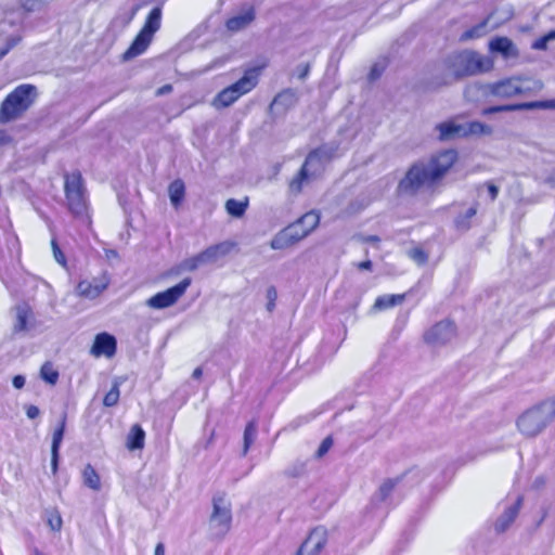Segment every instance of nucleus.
<instances>
[{
  "label": "nucleus",
  "instance_id": "nucleus-23",
  "mask_svg": "<svg viewBox=\"0 0 555 555\" xmlns=\"http://www.w3.org/2000/svg\"><path fill=\"white\" fill-rule=\"evenodd\" d=\"M160 25H162V8L155 7L147 14V16L144 21V24L140 30L144 31L145 34L150 35L151 37H154L156 31L160 28Z\"/></svg>",
  "mask_w": 555,
  "mask_h": 555
},
{
  "label": "nucleus",
  "instance_id": "nucleus-18",
  "mask_svg": "<svg viewBox=\"0 0 555 555\" xmlns=\"http://www.w3.org/2000/svg\"><path fill=\"white\" fill-rule=\"evenodd\" d=\"M489 49L492 52L502 54L504 57L518 56V50L508 37H494L489 43Z\"/></svg>",
  "mask_w": 555,
  "mask_h": 555
},
{
  "label": "nucleus",
  "instance_id": "nucleus-39",
  "mask_svg": "<svg viewBox=\"0 0 555 555\" xmlns=\"http://www.w3.org/2000/svg\"><path fill=\"white\" fill-rule=\"evenodd\" d=\"M333 438L332 436H327L325 437L322 442L320 443L317 452H315V457L318 459H321L323 457L328 451L330 449L333 447Z\"/></svg>",
  "mask_w": 555,
  "mask_h": 555
},
{
  "label": "nucleus",
  "instance_id": "nucleus-22",
  "mask_svg": "<svg viewBox=\"0 0 555 555\" xmlns=\"http://www.w3.org/2000/svg\"><path fill=\"white\" fill-rule=\"evenodd\" d=\"M522 505V496H518L516 502L506 508L503 517L495 524V530L498 532H504L516 519L520 507Z\"/></svg>",
  "mask_w": 555,
  "mask_h": 555
},
{
  "label": "nucleus",
  "instance_id": "nucleus-41",
  "mask_svg": "<svg viewBox=\"0 0 555 555\" xmlns=\"http://www.w3.org/2000/svg\"><path fill=\"white\" fill-rule=\"evenodd\" d=\"M410 257L420 264L428 260V254L421 247H415L410 251Z\"/></svg>",
  "mask_w": 555,
  "mask_h": 555
},
{
  "label": "nucleus",
  "instance_id": "nucleus-28",
  "mask_svg": "<svg viewBox=\"0 0 555 555\" xmlns=\"http://www.w3.org/2000/svg\"><path fill=\"white\" fill-rule=\"evenodd\" d=\"M171 204L178 208L185 195V185L181 179L173 180L168 188Z\"/></svg>",
  "mask_w": 555,
  "mask_h": 555
},
{
  "label": "nucleus",
  "instance_id": "nucleus-35",
  "mask_svg": "<svg viewBox=\"0 0 555 555\" xmlns=\"http://www.w3.org/2000/svg\"><path fill=\"white\" fill-rule=\"evenodd\" d=\"M47 524L53 531H61L63 526V520L60 512L56 508L48 511L47 514Z\"/></svg>",
  "mask_w": 555,
  "mask_h": 555
},
{
  "label": "nucleus",
  "instance_id": "nucleus-5",
  "mask_svg": "<svg viewBox=\"0 0 555 555\" xmlns=\"http://www.w3.org/2000/svg\"><path fill=\"white\" fill-rule=\"evenodd\" d=\"M539 89L541 85L528 77L511 76L485 85L482 94L486 98L508 100L515 96H530Z\"/></svg>",
  "mask_w": 555,
  "mask_h": 555
},
{
  "label": "nucleus",
  "instance_id": "nucleus-7",
  "mask_svg": "<svg viewBox=\"0 0 555 555\" xmlns=\"http://www.w3.org/2000/svg\"><path fill=\"white\" fill-rule=\"evenodd\" d=\"M448 67L452 70L453 78L457 80L491 70L493 62L476 51L464 50L449 60Z\"/></svg>",
  "mask_w": 555,
  "mask_h": 555
},
{
  "label": "nucleus",
  "instance_id": "nucleus-51",
  "mask_svg": "<svg viewBox=\"0 0 555 555\" xmlns=\"http://www.w3.org/2000/svg\"><path fill=\"white\" fill-rule=\"evenodd\" d=\"M546 403V408L548 406L547 412L552 414V420L555 417V397L548 401H544Z\"/></svg>",
  "mask_w": 555,
  "mask_h": 555
},
{
  "label": "nucleus",
  "instance_id": "nucleus-13",
  "mask_svg": "<svg viewBox=\"0 0 555 555\" xmlns=\"http://www.w3.org/2000/svg\"><path fill=\"white\" fill-rule=\"evenodd\" d=\"M117 352V340L115 336L106 332L95 335L90 353L95 358L105 357L112 359Z\"/></svg>",
  "mask_w": 555,
  "mask_h": 555
},
{
  "label": "nucleus",
  "instance_id": "nucleus-21",
  "mask_svg": "<svg viewBox=\"0 0 555 555\" xmlns=\"http://www.w3.org/2000/svg\"><path fill=\"white\" fill-rule=\"evenodd\" d=\"M255 20V10L253 7L248 8L243 14L229 17L225 21V27L231 33L240 31L246 28Z\"/></svg>",
  "mask_w": 555,
  "mask_h": 555
},
{
  "label": "nucleus",
  "instance_id": "nucleus-4",
  "mask_svg": "<svg viewBox=\"0 0 555 555\" xmlns=\"http://www.w3.org/2000/svg\"><path fill=\"white\" fill-rule=\"evenodd\" d=\"M38 98L36 86L22 83L9 92L0 103V124H9L22 118Z\"/></svg>",
  "mask_w": 555,
  "mask_h": 555
},
{
  "label": "nucleus",
  "instance_id": "nucleus-50",
  "mask_svg": "<svg viewBox=\"0 0 555 555\" xmlns=\"http://www.w3.org/2000/svg\"><path fill=\"white\" fill-rule=\"evenodd\" d=\"M488 192H489V195H490L491 201L496 199L498 194H499V189H498V186H495V185H494V184H492V183H489V184H488Z\"/></svg>",
  "mask_w": 555,
  "mask_h": 555
},
{
  "label": "nucleus",
  "instance_id": "nucleus-45",
  "mask_svg": "<svg viewBox=\"0 0 555 555\" xmlns=\"http://www.w3.org/2000/svg\"><path fill=\"white\" fill-rule=\"evenodd\" d=\"M59 452L60 450H51V468L52 473L56 474L59 467Z\"/></svg>",
  "mask_w": 555,
  "mask_h": 555
},
{
  "label": "nucleus",
  "instance_id": "nucleus-46",
  "mask_svg": "<svg viewBox=\"0 0 555 555\" xmlns=\"http://www.w3.org/2000/svg\"><path fill=\"white\" fill-rule=\"evenodd\" d=\"M39 414H40V411H39L38 406L33 405V404L26 406V415L28 418L34 420V418L38 417Z\"/></svg>",
  "mask_w": 555,
  "mask_h": 555
},
{
  "label": "nucleus",
  "instance_id": "nucleus-52",
  "mask_svg": "<svg viewBox=\"0 0 555 555\" xmlns=\"http://www.w3.org/2000/svg\"><path fill=\"white\" fill-rule=\"evenodd\" d=\"M171 91H172V86L167 83L157 89L156 95L159 96V95H163L166 93H170Z\"/></svg>",
  "mask_w": 555,
  "mask_h": 555
},
{
  "label": "nucleus",
  "instance_id": "nucleus-42",
  "mask_svg": "<svg viewBox=\"0 0 555 555\" xmlns=\"http://www.w3.org/2000/svg\"><path fill=\"white\" fill-rule=\"evenodd\" d=\"M396 487V480L387 479L379 487V495L382 500H386Z\"/></svg>",
  "mask_w": 555,
  "mask_h": 555
},
{
  "label": "nucleus",
  "instance_id": "nucleus-43",
  "mask_svg": "<svg viewBox=\"0 0 555 555\" xmlns=\"http://www.w3.org/2000/svg\"><path fill=\"white\" fill-rule=\"evenodd\" d=\"M267 299H268V302H267V309L268 311L272 312L275 308V301H276V298H278V293H276V289L274 286H270L268 289H267Z\"/></svg>",
  "mask_w": 555,
  "mask_h": 555
},
{
  "label": "nucleus",
  "instance_id": "nucleus-10",
  "mask_svg": "<svg viewBox=\"0 0 555 555\" xmlns=\"http://www.w3.org/2000/svg\"><path fill=\"white\" fill-rule=\"evenodd\" d=\"M232 245L225 242L211 245L196 256L185 259L182 267L188 271H194L202 263L214 261L219 257L227 255Z\"/></svg>",
  "mask_w": 555,
  "mask_h": 555
},
{
  "label": "nucleus",
  "instance_id": "nucleus-36",
  "mask_svg": "<svg viewBox=\"0 0 555 555\" xmlns=\"http://www.w3.org/2000/svg\"><path fill=\"white\" fill-rule=\"evenodd\" d=\"M119 387L117 384H114L103 398L104 406L111 408L116 405L119 401Z\"/></svg>",
  "mask_w": 555,
  "mask_h": 555
},
{
  "label": "nucleus",
  "instance_id": "nucleus-11",
  "mask_svg": "<svg viewBox=\"0 0 555 555\" xmlns=\"http://www.w3.org/2000/svg\"><path fill=\"white\" fill-rule=\"evenodd\" d=\"M456 334V325L447 319L435 323L424 335V341L428 345H444Z\"/></svg>",
  "mask_w": 555,
  "mask_h": 555
},
{
  "label": "nucleus",
  "instance_id": "nucleus-8",
  "mask_svg": "<svg viewBox=\"0 0 555 555\" xmlns=\"http://www.w3.org/2000/svg\"><path fill=\"white\" fill-rule=\"evenodd\" d=\"M552 421V414H548L546 403L541 402L526 410L518 417L516 424L525 437L532 438L541 434Z\"/></svg>",
  "mask_w": 555,
  "mask_h": 555
},
{
  "label": "nucleus",
  "instance_id": "nucleus-24",
  "mask_svg": "<svg viewBox=\"0 0 555 555\" xmlns=\"http://www.w3.org/2000/svg\"><path fill=\"white\" fill-rule=\"evenodd\" d=\"M145 431L139 424L131 426L127 437L126 447L128 450H141L144 448Z\"/></svg>",
  "mask_w": 555,
  "mask_h": 555
},
{
  "label": "nucleus",
  "instance_id": "nucleus-53",
  "mask_svg": "<svg viewBox=\"0 0 555 555\" xmlns=\"http://www.w3.org/2000/svg\"><path fill=\"white\" fill-rule=\"evenodd\" d=\"M365 243L378 244L380 238L377 235H367L363 238Z\"/></svg>",
  "mask_w": 555,
  "mask_h": 555
},
{
  "label": "nucleus",
  "instance_id": "nucleus-57",
  "mask_svg": "<svg viewBox=\"0 0 555 555\" xmlns=\"http://www.w3.org/2000/svg\"><path fill=\"white\" fill-rule=\"evenodd\" d=\"M285 94H289V95H293V94L291 93V91H289V90H287V91H284V92H281V93H279V94H278V95H276V96L274 98V101H273V103H276V102H279V100H280V99H281L282 96H284Z\"/></svg>",
  "mask_w": 555,
  "mask_h": 555
},
{
  "label": "nucleus",
  "instance_id": "nucleus-58",
  "mask_svg": "<svg viewBox=\"0 0 555 555\" xmlns=\"http://www.w3.org/2000/svg\"><path fill=\"white\" fill-rule=\"evenodd\" d=\"M378 75H379V73H378L377 68L373 67L370 76L374 79V78L378 77Z\"/></svg>",
  "mask_w": 555,
  "mask_h": 555
},
{
  "label": "nucleus",
  "instance_id": "nucleus-16",
  "mask_svg": "<svg viewBox=\"0 0 555 555\" xmlns=\"http://www.w3.org/2000/svg\"><path fill=\"white\" fill-rule=\"evenodd\" d=\"M153 40V37L145 34L144 31H139L134 39L132 40L129 48L124 52L122 59L124 60H131L134 59L142 53L146 51V49L150 47L151 42Z\"/></svg>",
  "mask_w": 555,
  "mask_h": 555
},
{
  "label": "nucleus",
  "instance_id": "nucleus-34",
  "mask_svg": "<svg viewBox=\"0 0 555 555\" xmlns=\"http://www.w3.org/2000/svg\"><path fill=\"white\" fill-rule=\"evenodd\" d=\"M66 414H64L59 426L55 428L53 433L51 450H60L66 427Z\"/></svg>",
  "mask_w": 555,
  "mask_h": 555
},
{
  "label": "nucleus",
  "instance_id": "nucleus-55",
  "mask_svg": "<svg viewBox=\"0 0 555 555\" xmlns=\"http://www.w3.org/2000/svg\"><path fill=\"white\" fill-rule=\"evenodd\" d=\"M155 555H165V547L163 543H158L155 547Z\"/></svg>",
  "mask_w": 555,
  "mask_h": 555
},
{
  "label": "nucleus",
  "instance_id": "nucleus-2",
  "mask_svg": "<svg viewBox=\"0 0 555 555\" xmlns=\"http://www.w3.org/2000/svg\"><path fill=\"white\" fill-rule=\"evenodd\" d=\"M64 195L70 215L90 225L92 220L88 191L79 170L64 173Z\"/></svg>",
  "mask_w": 555,
  "mask_h": 555
},
{
  "label": "nucleus",
  "instance_id": "nucleus-17",
  "mask_svg": "<svg viewBox=\"0 0 555 555\" xmlns=\"http://www.w3.org/2000/svg\"><path fill=\"white\" fill-rule=\"evenodd\" d=\"M224 499L222 495L215 496L212 499V514L211 519L217 520L220 526L228 530L231 525L232 516L229 507L223 505Z\"/></svg>",
  "mask_w": 555,
  "mask_h": 555
},
{
  "label": "nucleus",
  "instance_id": "nucleus-14",
  "mask_svg": "<svg viewBox=\"0 0 555 555\" xmlns=\"http://www.w3.org/2000/svg\"><path fill=\"white\" fill-rule=\"evenodd\" d=\"M111 279L107 272L94 278L92 281L82 280L77 285V292L80 296L95 298L100 296L109 285Z\"/></svg>",
  "mask_w": 555,
  "mask_h": 555
},
{
  "label": "nucleus",
  "instance_id": "nucleus-54",
  "mask_svg": "<svg viewBox=\"0 0 555 555\" xmlns=\"http://www.w3.org/2000/svg\"><path fill=\"white\" fill-rule=\"evenodd\" d=\"M310 70L309 64H305L299 73V78L305 79Z\"/></svg>",
  "mask_w": 555,
  "mask_h": 555
},
{
  "label": "nucleus",
  "instance_id": "nucleus-27",
  "mask_svg": "<svg viewBox=\"0 0 555 555\" xmlns=\"http://www.w3.org/2000/svg\"><path fill=\"white\" fill-rule=\"evenodd\" d=\"M81 477H82V482L87 488H89L93 491H100L101 477L91 464L85 465V467L81 472Z\"/></svg>",
  "mask_w": 555,
  "mask_h": 555
},
{
  "label": "nucleus",
  "instance_id": "nucleus-1",
  "mask_svg": "<svg viewBox=\"0 0 555 555\" xmlns=\"http://www.w3.org/2000/svg\"><path fill=\"white\" fill-rule=\"evenodd\" d=\"M459 162L454 149H444L429 155L425 160L414 162L397 186V194L414 196L423 189L435 190L453 170Z\"/></svg>",
  "mask_w": 555,
  "mask_h": 555
},
{
  "label": "nucleus",
  "instance_id": "nucleus-3",
  "mask_svg": "<svg viewBox=\"0 0 555 555\" xmlns=\"http://www.w3.org/2000/svg\"><path fill=\"white\" fill-rule=\"evenodd\" d=\"M267 66L268 62L264 61L245 68L240 79L217 93L212 100V105L216 108H225L231 106L243 95L251 92L258 86L260 77Z\"/></svg>",
  "mask_w": 555,
  "mask_h": 555
},
{
  "label": "nucleus",
  "instance_id": "nucleus-12",
  "mask_svg": "<svg viewBox=\"0 0 555 555\" xmlns=\"http://www.w3.org/2000/svg\"><path fill=\"white\" fill-rule=\"evenodd\" d=\"M327 543L326 528L319 526L313 528L295 555H319Z\"/></svg>",
  "mask_w": 555,
  "mask_h": 555
},
{
  "label": "nucleus",
  "instance_id": "nucleus-25",
  "mask_svg": "<svg viewBox=\"0 0 555 555\" xmlns=\"http://www.w3.org/2000/svg\"><path fill=\"white\" fill-rule=\"evenodd\" d=\"M406 298V294H392L378 296L373 305V308L378 311L387 310L398 305H401Z\"/></svg>",
  "mask_w": 555,
  "mask_h": 555
},
{
  "label": "nucleus",
  "instance_id": "nucleus-29",
  "mask_svg": "<svg viewBox=\"0 0 555 555\" xmlns=\"http://www.w3.org/2000/svg\"><path fill=\"white\" fill-rule=\"evenodd\" d=\"M477 214V207H470L463 215H459L454 220V227L457 231L464 232L472 228V219Z\"/></svg>",
  "mask_w": 555,
  "mask_h": 555
},
{
  "label": "nucleus",
  "instance_id": "nucleus-19",
  "mask_svg": "<svg viewBox=\"0 0 555 555\" xmlns=\"http://www.w3.org/2000/svg\"><path fill=\"white\" fill-rule=\"evenodd\" d=\"M545 103L543 102H525V103H516V104H504V105H494L489 106L482 109V115H491L500 112H514V111H522V109H534L545 107Z\"/></svg>",
  "mask_w": 555,
  "mask_h": 555
},
{
  "label": "nucleus",
  "instance_id": "nucleus-32",
  "mask_svg": "<svg viewBox=\"0 0 555 555\" xmlns=\"http://www.w3.org/2000/svg\"><path fill=\"white\" fill-rule=\"evenodd\" d=\"M487 20L480 22L479 24L466 29L460 37L461 41H467L472 39H478L483 36L486 31Z\"/></svg>",
  "mask_w": 555,
  "mask_h": 555
},
{
  "label": "nucleus",
  "instance_id": "nucleus-44",
  "mask_svg": "<svg viewBox=\"0 0 555 555\" xmlns=\"http://www.w3.org/2000/svg\"><path fill=\"white\" fill-rule=\"evenodd\" d=\"M27 327V313L22 311L17 315V328L24 331Z\"/></svg>",
  "mask_w": 555,
  "mask_h": 555
},
{
  "label": "nucleus",
  "instance_id": "nucleus-40",
  "mask_svg": "<svg viewBox=\"0 0 555 555\" xmlns=\"http://www.w3.org/2000/svg\"><path fill=\"white\" fill-rule=\"evenodd\" d=\"M22 40L21 36H12L8 39L5 46L0 49V60L4 57Z\"/></svg>",
  "mask_w": 555,
  "mask_h": 555
},
{
  "label": "nucleus",
  "instance_id": "nucleus-33",
  "mask_svg": "<svg viewBox=\"0 0 555 555\" xmlns=\"http://www.w3.org/2000/svg\"><path fill=\"white\" fill-rule=\"evenodd\" d=\"M59 372L51 362H44L40 369V377L50 385H55L59 380Z\"/></svg>",
  "mask_w": 555,
  "mask_h": 555
},
{
  "label": "nucleus",
  "instance_id": "nucleus-20",
  "mask_svg": "<svg viewBox=\"0 0 555 555\" xmlns=\"http://www.w3.org/2000/svg\"><path fill=\"white\" fill-rule=\"evenodd\" d=\"M439 132L440 141H448L456 138H465L464 126L455 124L452 120L440 122L436 126Z\"/></svg>",
  "mask_w": 555,
  "mask_h": 555
},
{
  "label": "nucleus",
  "instance_id": "nucleus-31",
  "mask_svg": "<svg viewBox=\"0 0 555 555\" xmlns=\"http://www.w3.org/2000/svg\"><path fill=\"white\" fill-rule=\"evenodd\" d=\"M257 431V423L255 420L249 421L244 429L243 455H246L250 446L254 443Z\"/></svg>",
  "mask_w": 555,
  "mask_h": 555
},
{
  "label": "nucleus",
  "instance_id": "nucleus-48",
  "mask_svg": "<svg viewBox=\"0 0 555 555\" xmlns=\"http://www.w3.org/2000/svg\"><path fill=\"white\" fill-rule=\"evenodd\" d=\"M12 138L7 133L5 130H0V146L10 144Z\"/></svg>",
  "mask_w": 555,
  "mask_h": 555
},
{
  "label": "nucleus",
  "instance_id": "nucleus-56",
  "mask_svg": "<svg viewBox=\"0 0 555 555\" xmlns=\"http://www.w3.org/2000/svg\"><path fill=\"white\" fill-rule=\"evenodd\" d=\"M192 376H193V378H195V379H199V378L203 376V369H202V367H196V369L193 371Z\"/></svg>",
  "mask_w": 555,
  "mask_h": 555
},
{
  "label": "nucleus",
  "instance_id": "nucleus-37",
  "mask_svg": "<svg viewBox=\"0 0 555 555\" xmlns=\"http://www.w3.org/2000/svg\"><path fill=\"white\" fill-rule=\"evenodd\" d=\"M555 39V30H551L547 34L539 37L537 40L532 43V49L534 50H545L547 48V43L550 40Z\"/></svg>",
  "mask_w": 555,
  "mask_h": 555
},
{
  "label": "nucleus",
  "instance_id": "nucleus-38",
  "mask_svg": "<svg viewBox=\"0 0 555 555\" xmlns=\"http://www.w3.org/2000/svg\"><path fill=\"white\" fill-rule=\"evenodd\" d=\"M51 247H52L53 256H54V259L56 260V262L63 267H66V264H67L66 256L60 248V245H59L56 238L51 240Z\"/></svg>",
  "mask_w": 555,
  "mask_h": 555
},
{
  "label": "nucleus",
  "instance_id": "nucleus-26",
  "mask_svg": "<svg viewBox=\"0 0 555 555\" xmlns=\"http://www.w3.org/2000/svg\"><path fill=\"white\" fill-rule=\"evenodd\" d=\"M248 206L249 198L247 196L242 199L229 198L224 204L225 211L233 218H242Z\"/></svg>",
  "mask_w": 555,
  "mask_h": 555
},
{
  "label": "nucleus",
  "instance_id": "nucleus-47",
  "mask_svg": "<svg viewBox=\"0 0 555 555\" xmlns=\"http://www.w3.org/2000/svg\"><path fill=\"white\" fill-rule=\"evenodd\" d=\"M12 384L16 389H21L25 385V377L22 375H15L12 379Z\"/></svg>",
  "mask_w": 555,
  "mask_h": 555
},
{
  "label": "nucleus",
  "instance_id": "nucleus-9",
  "mask_svg": "<svg viewBox=\"0 0 555 555\" xmlns=\"http://www.w3.org/2000/svg\"><path fill=\"white\" fill-rule=\"evenodd\" d=\"M191 278L181 280L178 284L163 292H158L146 300V305L153 309H166L179 301L191 285Z\"/></svg>",
  "mask_w": 555,
  "mask_h": 555
},
{
  "label": "nucleus",
  "instance_id": "nucleus-59",
  "mask_svg": "<svg viewBox=\"0 0 555 555\" xmlns=\"http://www.w3.org/2000/svg\"><path fill=\"white\" fill-rule=\"evenodd\" d=\"M35 555H44L38 548H35Z\"/></svg>",
  "mask_w": 555,
  "mask_h": 555
},
{
  "label": "nucleus",
  "instance_id": "nucleus-49",
  "mask_svg": "<svg viewBox=\"0 0 555 555\" xmlns=\"http://www.w3.org/2000/svg\"><path fill=\"white\" fill-rule=\"evenodd\" d=\"M356 267L359 270H372L373 263L371 260H363V261L356 263Z\"/></svg>",
  "mask_w": 555,
  "mask_h": 555
},
{
  "label": "nucleus",
  "instance_id": "nucleus-6",
  "mask_svg": "<svg viewBox=\"0 0 555 555\" xmlns=\"http://www.w3.org/2000/svg\"><path fill=\"white\" fill-rule=\"evenodd\" d=\"M320 223V215L315 210L304 214L293 223L281 230L270 242L273 249L288 248L307 237Z\"/></svg>",
  "mask_w": 555,
  "mask_h": 555
},
{
  "label": "nucleus",
  "instance_id": "nucleus-15",
  "mask_svg": "<svg viewBox=\"0 0 555 555\" xmlns=\"http://www.w3.org/2000/svg\"><path fill=\"white\" fill-rule=\"evenodd\" d=\"M320 154L318 150L311 151L298 172L289 180L288 190L291 194L298 195L302 192L304 185L307 184L310 180V173L308 169V165L314 158H319Z\"/></svg>",
  "mask_w": 555,
  "mask_h": 555
},
{
  "label": "nucleus",
  "instance_id": "nucleus-30",
  "mask_svg": "<svg viewBox=\"0 0 555 555\" xmlns=\"http://www.w3.org/2000/svg\"><path fill=\"white\" fill-rule=\"evenodd\" d=\"M465 137L491 134L492 128L481 121H470L464 126Z\"/></svg>",
  "mask_w": 555,
  "mask_h": 555
}]
</instances>
